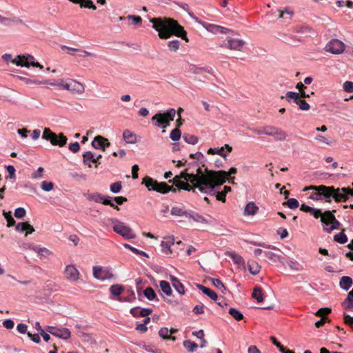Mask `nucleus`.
Instances as JSON below:
<instances>
[{"instance_id": "obj_1", "label": "nucleus", "mask_w": 353, "mask_h": 353, "mask_svg": "<svg viewBox=\"0 0 353 353\" xmlns=\"http://www.w3.org/2000/svg\"><path fill=\"white\" fill-rule=\"evenodd\" d=\"M150 22L152 23V28L158 32V35L161 39H169L174 35L189 41L187 37V32L177 21L166 17L152 18Z\"/></svg>"}, {"instance_id": "obj_2", "label": "nucleus", "mask_w": 353, "mask_h": 353, "mask_svg": "<svg viewBox=\"0 0 353 353\" xmlns=\"http://www.w3.org/2000/svg\"><path fill=\"white\" fill-rule=\"evenodd\" d=\"M179 177V180L183 179L184 181H190L192 185H194V188L203 193L211 194L213 192V186H212L209 182V178L208 173L203 172L201 168H199L196 170V174H189L185 171L181 173L180 175H177Z\"/></svg>"}, {"instance_id": "obj_3", "label": "nucleus", "mask_w": 353, "mask_h": 353, "mask_svg": "<svg viewBox=\"0 0 353 353\" xmlns=\"http://www.w3.org/2000/svg\"><path fill=\"white\" fill-rule=\"evenodd\" d=\"M205 172L208 173L207 176L209 178L210 185L213 186L214 191L216 186L223 184L228 179V176L236 174L237 169L236 168H231L228 172H226L224 170L214 171L205 168Z\"/></svg>"}, {"instance_id": "obj_4", "label": "nucleus", "mask_w": 353, "mask_h": 353, "mask_svg": "<svg viewBox=\"0 0 353 353\" xmlns=\"http://www.w3.org/2000/svg\"><path fill=\"white\" fill-rule=\"evenodd\" d=\"M307 189L319 191L321 197L323 196L325 202L328 203L331 202V198L336 203L341 202L343 198V196L339 194V188H335L334 186L321 185L319 186H310Z\"/></svg>"}, {"instance_id": "obj_5", "label": "nucleus", "mask_w": 353, "mask_h": 353, "mask_svg": "<svg viewBox=\"0 0 353 353\" xmlns=\"http://www.w3.org/2000/svg\"><path fill=\"white\" fill-rule=\"evenodd\" d=\"M176 110L174 108L168 110L164 113H157L152 118V122L157 127L165 128L170 125L175 117Z\"/></svg>"}, {"instance_id": "obj_6", "label": "nucleus", "mask_w": 353, "mask_h": 353, "mask_svg": "<svg viewBox=\"0 0 353 353\" xmlns=\"http://www.w3.org/2000/svg\"><path fill=\"white\" fill-rule=\"evenodd\" d=\"M42 139L49 141L52 145L59 147H63L68 141V138L62 132L57 135L48 128H44Z\"/></svg>"}, {"instance_id": "obj_7", "label": "nucleus", "mask_w": 353, "mask_h": 353, "mask_svg": "<svg viewBox=\"0 0 353 353\" xmlns=\"http://www.w3.org/2000/svg\"><path fill=\"white\" fill-rule=\"evenodd\" d=\"M42 139L49 141L52 145L59 147H63L68 141V138L62 132L57 135L48 128H44Z\"/></svg>"}, {"instance_id": "obj_8", "label": "nucleus", "mask_w": 353, "mask_h": 353, "mask_svg": "<svg viewBox=\"0 0 353 353\" xmlns=\"http://www.w3.org/2000/svg\"><path fill=\"white\" fill-rule=\"evenodd\" d=\"M112 223H114L113 225V230L116 233L120 234L126 239H134L136 237L135 233L128 226L125 225L123 223L119 221L117 219H113Z\"/></svg>"}, {"instance_id": "obj_9", "label": "nucleus", "mask_w": 353, "mask_h": 353, "mask_svg": "<svg viewBox=\"0 0 353 353\" xmlns=\"http://www.w3.org/2000/svg\"><path fill=\"white\" fill-rule=\"evenodd\" d=\"M93 276L98 280H110L114 277L112 268L110 267L93 266Z\"/></svg>"}, {"instance_id": "obj_10", "label": "nucleus", "mask_w": 353, "mask_h": 353, "mask_svg": "<svg viewBox=\"0 0 353 353\" xmlns=\"http://www.w3.org/2000/svg\"><path fill=\"white\" fill-rule=\"evenodd\" d=\"M285 98L288 101L292 99L294 102L299 105V109L301 110H308L310 109V105L305 100L303 99L299 93L288 92L285 94Z\"/></svg>"}, {"instance_id": "obj_11", "label": "nucleus", "mask_w": 353, "mask_h": 353, "mask_svg": "<svg viewBox=\"0 0 353 353\" xmlns=\"http://www.w3.org/2000/svg\"><path fill=\"white\" fill-rule=\"evenodd\" d=\"M245 41L239 39L228 38L221 45L222 48H226L232 50L241 51L245 45Z\"/></svg>"}, {"instance_id": "obj_12", "label": "nucleus", "mask_w": 353, "mask_h": 353, "mask_svg": "<svg viewBox=\"0 0 353 353\" xmlns=\"http://www.w3.org/2000/svg\"><path fill=\"white\" fill-rule=\"evenodd\" d=\"M345 44L339 39H332L325 46V50L332 54H338L344 51Z\"/></svg>"}, {"instance_id": "obj_13", "label": "nucleus", "mask_w": 353, "mask_h": 353, "mask_svg": "<svg viewBox=\"0 0 353 353\" xmlns=\"http://www.w3.org/2000/svg\"><path fill=\"white\" fill-rule=\"evenodd\" d=\"M48 332L50 333L53 336L59 337L62 339H68L71 336V332L69 329L63 327V328H57L52 326H48L46 328Z\"/></svg>"}, {"instance_id": "obj_14", "label": "nucleus", "mask_w": 353, "mask_h": 353, "mask_svg": "<svg viewBox=\"0 0 353 353\" xmlns=\"http://www.w3.org/2000/svg\"><path fill=\"white\" fill-rule=\"evenodd\" d=\"M266 131V135L274 137L277 141H284L287 137L284 130L275 126L267 125Z\"/></svg>"}, {"instance_id": "obj_15", "label": "nucleus", "mask_w": 353, "mask_h": 353, "mask_svg": "<svg viewBox=\"0 0 353 353\" xmlns=\"http://www.w3.org/2000/svg\"><path fill=\"white\" fill-rule=\"evenodd\" d=\"M34 61V57L30 54L18 55L16 57L12 63L17 65L29 68L31 63Z\"/></svg>"}, {"instance_id": "obj_16", "label": "nucleus", "mask_w": 353, "mask_h": 353, "mask_svg": "<svg viewBox=\"0 0 353 353\" xmlns=\"http://www.w3.org/2000/svg\"><path fill=\"white\" fill-rule=\"evenodd\" d=\"M169 183H172L179 190L195 192L196 188L194 185H190L188 182L179 180L178 176H175L172 179L169 180Z\"/></svg>"}, {"instance_id": "obj_17", "label": "nucleus", "mask_w": 353, "mask_h": 353, "mask_svg": "<svg viewBox=\"0 0 353 353\" xmlns=\"http://www.w3.org/2000/svg\"><path fill=\"white\" fill-rule=\"evenodd\" d=\"M64 276L66 279L70 281H76L79 279L80 273L73 265H68L64 270Z\"/></svg>"}, {"instance_id": "obj_18", "label": "nucleus", "mask_w": 353, "mask_h": 353, "mask_svg": "<svg viewBox=\"0 0 353 353\" xmlns=\"http://www.w3.org/2000/svg\"><path fill=\"white\" fill-rule=\"evenodd\" d=\"M194 19L196 21L201 23L208 31L211 32L214 34H218V33L226 34L230 31L229 29L222 27V26H219L214 25V24H208V23H205L204 22H201L200 21H199L197 17H195Z\"/></svg>"}, {"instance_id": "obj_19", "label": "nucleus", "mask_w": 353, "mask_h": 353, "mask_svg": "<svg viewBox=\"0 0 353 353\" xmlns=\"http://www.w3.org/2000/svg\"><path fill=\"white\" fill-rule=\"evenodd\" d=\"M92 145L95 149H101L102 150H105V148L109 147L110 145V143L108 139L101 136L97 135L94 137V140L92 142Z\"/></svg>"}, {"instance_id": "obj_20", "label": "nucleus", "mask_w": 353, "mask_h": 353, "mask_svg": "<svg viewBox=\"0 0 353 353\" xmlns=\"http://www.w3.org/2000/svg\"><path fill=\"white\" fill-rule=\"evenodd\" d=\"M174 238L173 236L164 237L163 240L161 241L162 251L166 254H172L171 246L174 245Z\"/></svg>"}, {"instance_id": "obj_21", "label": "nucleus", "mask_w": 353, "mask_h": 353, "mask_svg": "<svg viewBox=\"0 0 353 353\" xmlns=\"http://www.w3.org/2000/svg\"><path fill=\"white\" fill-rule=\"evenodd\" d=\"M154 191L157 192H160L162 194H166L170 191L176 192V188L173 186L168 185L165 182H160L157 181V185H155Z\"/></svg>"}, {"instance_id": "obj_22", "label": "nucleus", "mask_w": 353, "mask_h": 353, "mask_svg": "<svg viewBox=\"0 0 353 353\" xmlns=\"http://www.w3.org/2000/svg\"><path fill=\"white\" fill-rule=\"evenodd\" d=\"M16 230L21 232L26 231L25 236H27L34 232V228L28 222H21L16 225Z\"/></svg>"}, {"instance_id": "obj_23", "label": "nucleus", "mask_w": 353, "mask_h": 353, "mask_svg": "<svg viewBox=\"0 0 353 353\" xmlns=\"http://www.w3.org/2000/svg\"><path fill=\"white\" fill-rule=\"evenodd\" d=\"M70 92L73 94H81L85 92V87L81 83L71 79Z\"/></svg>"}, {"instance_id": "obj_24", "label": "nucleus", "mask_w": 353, "mask_h": 353, "mask_svg": "<svg viewBox=\"0 0 353 353\" xmlns=\"http://www.w3.org/2000/svg\"><path fill=\"white\" fill-rule=\"evenodd\" d=\"M69 1L74 3L79 4L81 8H85L95 10L97 7L93 3L92 0H68Z\"/></svg>"}, {"instance_id": "obj_25", "label": "nucleus", "mask_w": 353, "mask_h": 353, "mask_svg": "<svg viewBox=\"0 0 353 353\" xmlns=\"http://www.w3.org/2000/svg\"><path fill=\"white\" fill-rule=\"evenodd\" d=\"M197 288L201 290L203 294L208 296L211 299L216 301L217 299V294L215 292L210 288L200 284L196 285Z\"/></svg>"}, {"instance_id": "obj_26", "label": "nucleus", "mask_w": 353, "mask_h": 353, "mask_svg": "<svg viewBox=\"0 0 353 353\" xmlns=\"http://www.w3.org/2000/svg\"><path fill=\"white\" fill-rule=\"evenodd\" d=\"M327 214L330 216V218L331 220H332V221L331 223V225L329 228L324 227V230L328 233H330L334 230L339 229L341 223L338 220H336L333 213H327Z\"/></svg>"}, {"instance_id": "obj_27", "label": "nucleus", "mask_w": 353, "mask_h": 353, "mask_svg": "<svg viewBox=\"0 0 353 353\" xmlns=\"http://www.w3.org/2000/svg\"><path fill=\"white\" fill-rule=\"evenodd\" d=\"M353 285V280L351 277L347 276H343L341 277L339 285L341 288L345 290H348Z\"/></svg>"}, {"instance_id": "obj_28", "label": "nucleus", "mask_w": 353, "mask_h": 353, "mask_svg": "<svg viewBox=\"0 0 353 353\" xmlns=\"http://www.w3.org/2000/svg\"><path fill=\"white\" fill-rule=\"evenodd\" d=\"M170 280L172 282L173 287L179 294H183L185 293L184 287L177 278L171 275L170 276Z\"/></svg>"}, {"instance_id": "obj_29", "label": "nucleus", "mask_w": 353, "mask_h": 353, "mask_svg": "<svg viewBox=\"0 0 353 353\" xmlns=\"http://www.w3.org/2000/svg\"><path fill=\"white\" fill-rule=\"evenodd\" d=\"M123 139L128 143H134L137 141L136 134L129 130L123 131Z\"/></svg>"}, {"instance_id": "obj_30", "label": "nucleus", "mask_w": 353, "mask_h": 353, "mask_svg": "<svg viewBox=\"0 0 353 353\" xmlns=\"http://www.w3.org/2000/svg\"><path fill=\"white\" fill-rule=\"evenodd\" d=\"M142 183L145 185L148 190L154 191L155 185H157V181L153 179L150 176H146L142 179Z\"/></svg>"}, {"instance_id": "obj_31", "label": "nucleus", "mask_w": 353, "mask_h": 353, "mask_svg": "<svg viewBox=\"0 0 353 353\" xmlns=\"http://www.w3.org/2000/svg\"><path fill=\"white\" fill-rule=\"evenodd\" d=\"M225 254L226 256L230 257L236 264H238V265H243L244 264L245 261H244L243 259L242 258V256H240L239 254H238L235 252H230V251H226L225 252Z\"/></svg>"}, {"instance_id": "obj_32", "label": "nucleus", "mask_w": 353, "mask_h": 353, "mask_svg": "<svg viewBox=\"0 0 353 353\" xmlns=\"http://www.w3.org/2000/svg\"><path fill=\"white\" fill-rule=\"evenodd\" d=\"M342 305L345 310H352L353 308V289L348 293Z\"/></svg>"}, {"instance_id": "obj_33", "label": "nucleus", "mask_w": 353, "mask_h": 353, "mask_svg": "<svg viewBox=\"0 0 353 353\" xmlns=\"http://www.w3.org/2000/svg\"><path fill=\"white\" fill-rule=\"evenodd\" d=\"M248 266L250 274L253 275H256L259 273L261 270V266L259 263L254 261H249L248 262Z\"/></svg>"}, {"instance_id": "obj_34", "label": "nucleus", "mask_w": 353, "mask_h": 353, "mask_svg": "<svg viewBox=\"0 0 353 353\" xmlns=\"http://www.w3.org/2000/svg\"><path fill=\"white\" fill-rule=\"evenodd\" d=\"M339 194L343 196L341 202H345L350 196H353V189L349 187L339 188Z\"/></svg>"}, {"instance_id": "obj_35", "label": "nucleus", "mask_w": 353, "mask_h": 353, "mask_svg": "<svg viewBox=\"0 0 353 353\" xmlns=\"http://www.w3.org/2000/svg\"><path fill=\"white\" fill-rule=\"evenodd\" d=\"M188 214H190V212H187L186 210H183L182 208L179 206H174L171 209V214L173 216H185L186 217H188Z\"/></svg>"}, {"instance_id": "obj_36", "label": "nucleus", "mask_w": 353, "mask_h": 353, "mask_svg": "<svg viewBox=\"0 0 353 353\" xmlns=\"http://www.w3.org/2000/svg\"><path fill=\"white\" fill-rule=\"evenodd\" d=\"M258 210L259 208L255 203L254 202H250L245 208V214L247 215H254Z\"/></svg>"}, {"instance_id": "obj_37", "label": "nucleus", "mask_w": 353, "mask_h": 353, "mask_svg": "<svg viewBox=\"0 0 353 353\" xmlns=\"http://www.w3.org/2000/svg\"><path fill=\"white\" fill-rule=\"evenodd\" d=\"M252 296L259 303L262 302L263 301V289L261 287H255L253 290Z\"/></svg>"}, {"instance_id": "obj_38", "label": "nucleus", "mask_w": 353, "mask_h": 353, "mask_svg": "<svg viewBox=\"0 0 353 353\" xmlns=\"http://www.w3.org/2000/svg\"><path fill=\"white\" fill-rule=\"evenodd\" d=\"M208 154H219L224 158H225L228 155V153L225 150V147L221 148H210L208 150Z\"/></svg>"}, {"instance_id": "obj_39", "label": "nucleus", "mask_w": 353, "mask_h": 353, "mask_svg": "<svg viewBox=\"0 0 353 353\" xmlns=\"http://www.w3.org/2000/svg\"><path fill=\"white\" fill-rule=\"evenodd\" d=\"M336 212V210H332V211H325L323 215L321 216V222L323 225V228L324 227H327V228H329L328 226L330 225H331V223L332 221V220H331V219L330 218V216L327 214V213H334Z\"/></svg>"}, {"instance_id": "obj_40", "label": "nucleus", "mask_w": 353, "mask_h": 353, "mask_svg": "<svg viewBox=\"0 0 353 353\" xmlns=\"http://www.w3.org/2000/svg\"><path fill=\"white\" fill-rule=\"evenodd\" d=\"M94 154L92 152L88 151L83 154V163L91 168V163H93Z\"/></svg>"}, {"instance_id": "obj_41", "label": "nucleus", "mask_w": 353, "mask_h": 353, "mask_svg": "<svg viewBox=\"0 0 353 353\" xmlns=\"http://www.w3.org/2000/svg\"><path fill=\"white\" fill-rule=\"evenodd\" d=\"M159 286L161 290L163 293H165L168 296H170L172 294V289L170 285V283L166 281H161L159 282Z\"/></svg>"}, {"instance_id": "obj_42", "label": "nucleus", "mask_w": 353, "mask_h": 353, "mask_svg": "<svg viewBox=\"0 0 353 353\" xmlns=\"http://www.w3.org/2000/svg\"><path fill=\"white\" fill-rule=\"evenodd\" d=\"M264 255L272 262H282V257L275 253L270 251L264 252Z\"/></svg>"}, {"instance_id": "obj_43", "label": "nucleus", "mask_w": 353, "mask_h": 353, "mask_svg": "<svg viewBox=\"0 0 353 353\" xmlns=\"http://www.w3.org/2000/svg\"><path fill=\"white\" fill-rule=\"evenodd\" d=\"M143 294L145 296V297L150 301H152L157 299V294L154 290L151 287L146 288L143 291Z\"/></svg>"}, {"instance_id": "obj_44", "label": "nucleus", "mask_w": 353, "mask_h": 353, "mask_svg": "<svg viewBox=\"0 0 353 353\" xmlns=\"http://www.w3.org/2000/svg\"><path fill=\"white\" fill-rule=\"evenodd\" d=\"M294 32L296 33H301L305 34H309L312 32V30L311 28L307 26H301L295 27L293 30Z\"/></svg>"}, {"instance_id": "obj_45", "label": "nucleus", "mask_w": 353, "mask_h": 353, "mask_svg": "<svg viewBox=\"0 0 353 353\" xmlns=\"http://www.w3.org/2000/svg\"><path fill=\"white\" fill-rule=\"evenodd\" d=\"M228 313L236 321H241L243 319L242 313L235 308H230Z\"/></svg>"}, {"instance_id": "obj_46", "label": "nucleus", "mask_w": 353, "mask_h": 353, "mask_svg": "<svg viewBox=\"0 0 353 353\" xmlns=\"http://www.w3.org/2000/svg\"><path fill=\"white\" fill-rule=\"evenodd\" d=\"M49 85H52V86L58 85L64 90L70 91L71 79H68V81L65 83H64V81L63 80H61L60 82L58 83L52 82V83H49Z\"/></svg>"}, {"instance_id": "obj_47", "label": "nucleus", "mask_w": 353, "mask_h": 353, "mask_svg": "<svg viewBox=\"0 0 353 353\" xmlns=\"http://www.w3.org/2000/svg\"><path fill=\"white\" fill-rule=\"evenodd\" d=\"M212 285L220 290L221 292L225 293L227 290V288L224 285V284L222 283V281L219 279H211Z\"/></svg>"}, {"instance_id": "obj_48", "label": "nucleus", "mask_w": 353, "mask_h": 353, "mask_svg": "<svg viewBox=\"0 0 353 353\" xmlns=\"http://www.w3.org/2000/svg\"><path fill=\"white\" fill-rule=\"evenodd\" d=\"M283 205L288 206L290 209H296L299 207V201L294 198L289 199L287 201L283 203Z\"/></svg>"}, {"instance_id": "obj_49", "label": "nucleus", "mask_w": 353, "mask_h": 353, "mask_svg": "<svg viewBox=\"0 0 353 353\" xmlns=\"http://www.w3.org/2000/svg\"><path fill=\"white\" fill-rule=\"evenodd\" d=\"M189 218L192 219L196 222H201L203 223H208V221L201 215L199 214L198 213L195 212H190L188 214Z\"/></svg>"}, {"instance_id": "obj_50", "label": "nucleus", "mask_w": 353, "mask_h": 353, "mask_svg": "<svg viewBox=\"0 0 353 353\" xmlns=\"http://www.w3.org/2000/svg\"><path fill=\"white\" fill-rule=\"evenodd\" d=\"M183 138L189 144L195 145L198 142V138L192 134H184Z\"/></svg>"}, {"instance_id": "obj_51", "label": "nucleus", "mask_w": 353, "mask_h": 353, "mask_svg": "<svg viewBox=\"0 0 353 353\" xmlns=\"http://www.w3.org/2000/svg\"><path fill=\"white\" fill-rule=\"evenodd\" d=\"M87 199L96 203H101L103 199V196L100 193L88 194Z\"/></svg>"}, {"instance_id": "obj_52", "label": "nucleus", "mask_w": 353, "mask_h": 353, "mask_svg": "<svg viewBox=\"0 0 353 353\" xmlns=\"http://www.w3.org/2000/svg\"><path fill=\"white\" fill-rule=\"evenodd\" d=\"M19 79L22 80L26 84H30V83H34L37 85H41V84H49V82L48 81H39L37 79H30L26 77H19Z\"/></svg>"}, {"instance_id": "obj_53", "label": "nucleus", "mask_w": 353, "mask_h": 353, "mask_svg": "<svg viewBox=\"0 0 353 353\" xmlns=\"http://www.w3.org/2000/svg\"><path fill=\"white\" fill-rule=\"evenodd\" d=\"M170 330L167 327H163L159 331V336L164 339L175 340L174 336H170L169 334Z\"/></svg>"}, {"instance_id": "obj_54", "label": "nucleus", "mask_w": 353, "mask_h": 353, "mask_svg": "<svg viewBox=\"0 0 353 353\" xmlns=\"http://www.w3.org/2000/svg\"><path fill=\"white\" fill-rule=\"evenodd\" d=\"M183 346L190 352H193L198 345L195 342H192L190 340H185L183 341Z\"/></svg>"}, {"instance_id": "obj_55", "label": "nucleus", "mask_w": 353, "mask_h": 353, "mask_svg": "<svg viewBox=\"0 0 353 353\" xmlns=\"http://www.w3.org/2000/svg\"><path fill=\"white\" fill-rule=\"evenodd\" d=\"M110 291L112 294L114 296H119L123 291V288L121 285L116 284L110 287Z\"/></svg>"}, {"instance_id": "obj_56", "label": "nucleus", "mask_w": 353, "mask_h": 353, "mask_svg": "<svg viewBox=\"0 0 353 353\" xmlns=\"http://www.w3.org/2000/svg\"><path fill=\"white\" fill-rule=\"evenodd\" d=\"M334 240L339 243L343 244L347 241V237L343 232H341L334 235Z\"/></svg>"}, {"instance_id": "obj_57", "label": "nucleus", "mask_w": 353, "mask_h": 353, "mask_svg": "<svg viewBox=\"0 0 353 353\" xmlns=\"http://www.w3.org/2000/svg\"><path fill=\"white\" fill-rule=\"evenodd\" d=\"M181 132L179 128H175L170 132V137L172 141H179L181 138Z\"/></svg>"}, {"instance_id": "obj_58", "label": "nucleus", "mask_w": 353, "mask_h": 353, "mask_svg": "<svg viewBox=\"0 0 353 353\" xmlns=\"http://www.w3.org/2000/svg\"><path fill=\"white\" fill-rule=\"evenodd\" d=\"M180 41L177 39L170 41L168 43V47L171 51L176 52L179 50Z\"/></svg>"}, {"instance_id": "obj_59", "label": "nucleus", "mask_w": 353, "mask_h": 353, "mask_svg": "<svg viewBox=\"0 0 353 353\" xmlns=\"http://www.w3.org/2000/svg\"><path fill=\"white\" fill-rule=\"evenodd\" d=\"M3 214L5 219L7 221V223H8L7 225H8V227H11V226L14 225L15 221H14V219H13V217L11 215V212H6L3 211Z\"/></svg>"}, {"instance_id": "obj_60", "label": "nucleus", "mask_w": 353, "mask_h": 353, "mask_svg": "<svg viewBox=\"0 0 353 353\" xmlns=\"http://www.w3.org/2000/svg\"><path fill=\"white\" fill-rule=\"evenodd\" d=\"M123 246L125 248H128L129 250H130L132 252H134V254H139V255H142V256H146V257H148V255L147 254V253H145V252L143 251H141V250H139L132 246H131L129 244H127V243H125L123 245Z\"/></svg>"}, {"instance_id": "obj_61", "label": "nucleus", "mask_w": 353, "mask_h": 353, "mask_svg": "<svg viewBox=\"0 0 353 353\" xmlns=\"http://www.w3.org/2000/svg\"><path fill=\"white\" fill-rule=\"evenodd\" d=\"M128 295L126 296H122L119 298L118 300L120 301H128L131 302L135 299V294L132 290L128 291Z\"/></svg>"}, {"instance_id": "obj_62", "label": "nucleus", "mask_w": 353, "mask_h": 353, "mask_svg": "<svg viewBox=\"0 0 353 353\" xmlns=\"http://www.w3.org/2000/svg\"><path fill=\"white\" fill-rule=\"evenodd\" d=\"M122 185L121 181L113 183L110 185V190L114 193H118L121 191Z\"/></svg>"}, {"instance_id": "obj_63", "label": "nucleus", "mask_w": 353, "mask_h": 353, "mask_svg": "<svg viewBox=\"0 0 353 353\" xmlns=\"http://www.w3.org/2000/svg\"><path fill=\"white\" fill-rule=\"evenodd\" d=\"M41 188L44 191H50L54 188V183L52 182H48L46 181H44L41 182Z\"/></svg>"}, {"instance_id": "obj_64", "label": "nucleus", "mask_w": 353, "mask_h": 353, "mask_svg": "<svg viewBox=\"0 0 353 353\" xmlns=\"http://www.w3.org/2000/svg\"><path fill=\"white\" fill-rule=\"evenodd\" d=\"M343 90L349 93L353 92V82L352 81H345L343 85Z\"/></svg>"}]
</instances>
